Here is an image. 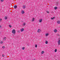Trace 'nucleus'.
<instances>
[{
	"label": "nucleus",
	"mask_w": 60,
	"mask_h": 60,
	"mask_svg": "<svg viewBox=\"0 0 60 60\" xmlns=\"http://www.w3.org/2000/svg\"><path fill=\"white\" fill-rule=\"evenodd\" d=\"M2 19H0V22H1L2 21Z\"/></svg>",
	"instance_id": "b1692460"
},
{
	"label": "nucleus",
	"mask_w": 60,
	"mask_h": 60,
	"mask_svg": "<svg viewBox=\"0 0 60 60\" xmlns=\"http://www.w3.org/2000/svg\"><path fill=\"white\" fill-rule=\"evenodd\" d=\"M34 21V18H33V19H32V21Z\"/></svg>",
	"instance_id": "aec40b11"
},
{
	"label": "nucleus",
	"mask_w": 60,
	"mask_h": 60,
	"mask_svg": "<svg viewBox=\"0 0 60 60\" xmlns=\"http://www.w3.org/2000/svg\"><path fill=\"white\" fill-rule=\"evenodd\" d=\"M5 19H7V16H5L4 17Z\"/></svg>",
	"instance_id": "6e6552de"
},
{
	"label": "nucleus",
	"mask_w": 60,
	"mask_h": 60,
	"mask_svg": "<svg viewBox=\"0 0 60 60\" xmlns=\"http://www.w3.org/2000/svg\"><path fill=\"white\" fill-rule=\"evenodd\" d=\"M2 56L3 57H4V54L2 55Z\"/></svg>",
	"instance_id": "cd10ccee"
},
{
	"label": "nucleus",
	"mask_w": 60,
	"mask_h": 60,
	"mask_svg": "<svg viewBox=\"0 0 60 60\" xmlns=\"http://www.w3.org/2000/svg\"><path fill=\"white\" fill-rule=\"evenodd\" d=\"M1 2H3L4 1V0H1Z\"/></svg>",
	"instance_id": "c85d7f7f"
},
{
	"label": "nucleus",
	"mask_w": 60,
	"mask_h": 60,
	"mask_svg": "<svg viewBox=\"0 0 60 60\" xmlns=\"http://www.w3.org/2000/svg\"><path fill=\"white\" fill-rule=\"evenodd\" d=\"M46 12L47 13H49V11H46Z\"/></svg>",
	"instance_id": "5701e85b"
},
{
	"label": "nucleus",
	"mask_w": 60,
	"mask_h": 60,
	"mask_svg": "<svg viewBox=\"0 0 60 60\" xmlns=\"http://www.w3.org/2000/svg\"><path fill=\"white\" fill-rule=\"evenodd\" d=\"M54 32L55 33H56L57 32V30H54Z\"/></svg>",
	"instance_id": "423d86ee"
},
{
	"label": "nucleus",
	"mask_w": 60,
	"mask_h": 60,
	"mask_svg": "<svg viewBox=\"0 0 60 60\" xmlns=\"http://www.w3.org/2000/svg\"><path fill=\"white\" fill-rule=\"evenodd\" d=\"M1 27V26H0V27Z\"/></svg>",
	"instance_id": "c756f323"
},
{
	"label": "nucleus",
	"mask_w": 60,
	"mask_h": 60,
	"mask_svg": "<svg viewBox=\"0 0 60 60\" xmlns=\"http://www.w3.org/2000/svg\"><path fill=\"white\" fill-rule=\"evenodd\" d=\"M26 25V23H24L23 24V26H25Z\"/></svg>",
	"instance_id": "a211bd4d"
},
{
	"label": "nucleus",
	"mask_w": 60,
	"mask_h": 60,
	"mask_svg": "<svg viewBox=\"0 0 60 60\" xmlns=\"http://www.w3.org/2000/svg\"><path fill=\"white\" fill-rule=\"evenodd\" d=\"M21 32H23V31H24V29H21Z\"/></svg>",
	"instance_id": "9d476101"
},
{
	"label": "nucleus",
	"mask_w": 60,
	"mask_h": 60,
	"mask_svg": "<svg viewBox=\"0 0 60 60\" xmlns=\"http://www.w3.org/2000/svg\"><path fill=\"white\" fill-rule=\"evenodd\" d=\"M58 44L59 45H60V40H59L58 41Z\"/></svg>",
	"instance_id": "f03ea898"
},
{
	"label": "nucleus",
	"mask_w": 60,
	"mask_h": 60,
	"mask_svg": "<svg viewBox=\"0 0 60 60\" xmlns=\"http://www.w3.org/2000/svg\"><path fill=\"white\" fill-rule=\"evenodd\" d=\"M12 33L13 34H15V30H13L12 31Z\"/></svg>",
	"instance_id": "f257e3e1"
},
{
	"label": "nucleus",
	"mask_w": 60,
	"mask_h": 60,
	"mask_svg": "<svg viewBox=\"0 0 60 60\" xmlns=\"http://www.w3.org/2000/svg\"><path fill=\"white\" fill-rule=\"evenodd\" d=\"M35 47L36 48H37V45H35Z\"/></svg>",
	"instance_id": "bb28decb"
},
{
	"label": "nucleus",
	"mask_w": 60,
	"mask_h": 60,
	"mask_svg": "<svg viewBox=\"0 0 60 60\" xmlns=\"http://www.w3.org/2000/svg\"><path fill=\"white\" fill-rule=\"evenodd\" d=\"M6 37H4L3 38V40L5 41L6 40Z\"/></svg>",
	"instance_id": "20e7f679"
},
{
	"label": "nucleus",
	"mask_w": 60,
	"mask_h": 60,
	"mask_svg": "<svg viewBox=\"0 0 60 60\" xmlns=\"http://www.w3.org/2000/svg\"><path fill=\"white\" fill-rule=\"evenodd\" d=\"M39 22H42V19H40V20L39 21Z\"/></svg>",
	"instance_id": "ddd939ff"
},
{
	"label": "nucleus",
	"mask_w": 60,
	"mask_h": 60,
	"mask_svg": "<svg viewBox=\"0 0 60 60\" xmlns=\"http://www.w3.org/2000/svg\"><path fill=\"white\" fill-rule=\"evenodd\" d=\"M22 49L23 50H24V49H25V48L24 47H23L22 48Z\"/></svg>",
	"instance_id": "6ab92c4d"
},
{
	"label": "nucleus",
	"mask_w": 60,
	"mask_h": 60,
	"mask_svg": "<svg viewBox=\"0 0 60 60\" xmlns=\"http://www.w3.org/2000/svg\"><path fill=\"white\" fill-rule=\"evenodd\" d=\"M2 48H3V49H4V48H5V46H4L2 47Z\"/></svg>",
	"instance_id": "393cba45"
},
{
	"label": "nucleus",
	"mask_w": 60,
	"mask_h": 60,
	"mask_svg": "<svg viewBox=\"0 0 60 60\" xmlns=\"http://www.w3.org/2000/svg\"><path fill=\"white\" fill-rule=\"evenodd\" d=\"M9 27H10V28L12 26H11L10 25H9Z\"/></svg>",
	"instance_id": "a878e982"
},
{
	"label": "nucleus",
	"mask_w": 60,
	"mask_h": 60,
	"mask_svg": "<svg viewBox=\"0 0 60 60\" xmlns=\"http://www.w3.org/2000/svg\"><path fill=\"white\" fill-rule=\"evenodd\" d=\"M14 8H15V9L17 8V5H15L14 6Z\"/></svg>",
	"instance_id": "39448f33"
},
{
	"label": "nucleus",
	"mask_w": 60,
	"mask_h": 60,
	"mask_svg": "<svg viewBox=\"0 0 60 60\" xmlns=\"http://www.w3.org/2000/svg\"><path fill=\"white\" fill-rule=\"evenodd\" d=\"M44 53V51H42L41 52V54H43Z\"/></svg>",
	"instance_id": "0eeeda50"
},
{
	"label": "nucleus",
	"mask_w": 60,
	"mask_h": 60,
	"mask_svg": "<svg viewBox=\"0 0 60 60\" xmlns=\"http://www.w3.org/2000/svg\"><path fill=\"white\" fill-rule=\"evenodd\" d=\"M22 8L23 9H25L26 8V6H22Z\"/></svg>",
	"instance_id": "1a4fd4ad"
},
{
	"label": "nucleus",
	"mask_w": 60,
	"mask_h": 60,
	"mask_svg": "<svg viewBox=\"0 0 60 60\" xmlns=\"http://www.w3.org/2000/svg\"><path fill=\"white\" fill-rule=\"evenodd\" d=\"M41 32V30L40 29H38V33H40V32Z\"/></svg>",
	"instance_id": "7ed1b4c3"
},
{
	"label": "nucleus",
	"mask_w": 60,
	"mask_h": 60,
	"mask_svg": "<svg viewBox=\"0 0 60 60\" xmlns=\"http://www.w3.org/2000/svg\"><path fill=\"white\" fill-rule=\"evenodd\" d=\"M45 43L46 44H48V41H46L45 42Z\"/></svg>",
	"instance_id": "dca6fc26"
},
{
	"label": "nucleus",
	"mask_w": 60,
	"mask_h": 60,
	"mask_svg": "<svg viewBox=\"0 0 60 60\" xmlns=\"http://www.w3.org/2000/svg\"><path fill=\"white\" fill-rule=\"evenodd\" d=\"M57 9V7H54V9L55 10H56V9Z\"/></svg>",
	"instance_id": "4468645a"
},
{
	"label": "nucleus",
	"mask_w": 60,
	"mask_h": 60,
	"mask_svg": "<svg viewBox=\"0 0 60 60\" xmlns=\"http://www.w3.org/2000/svg\"><path fill=\"white\" fill-rule=\"evenodd\" d=\"M0 43L1 44H2V43H4V42L2 41H1L0 42Z\"/></svg>",
	"instance_id": "9b49d317"
},
{
	"label": "nucleus",
	"mask_w": 60,
	"mask_h": 60,
	"mask_svg": "<svg viewBox=\"0 0 60 60\" xmlns=\"http://www.w3.org/2000/svg\"><path fill=\"white\" fill-rule=\"evenodd\" d=\"M55 19V17H53V18H51V19Z\"/></svg>",
	"instance_id": "412c9836"
},
{
	"label": "nucleus",
	"mask_w": 60,
	"mask_h": 60,
	"mask_svg": "<svg viewBox=\"0 0 60 60\" xmlns=\"http://www.w3.org/2000/svg\"><path fill=\"white\" fill-rule=\"evenodd\" d=\"M54 51L55 52H56V51H57V49H55Z\"/></svg>",
	"instance_id": "4be33fe9"
},
{
	"label": "nucleus",
	"mask_w": 60,
	"mask_h": 60,
	"mask_svg": "<svg viewBox=\"0 0 60 60\" xmlns=\"http://www.w3.org/2000/svg\"><path fill=\"white\" fill-rule=\"evenodd\" d=\"M25 13V12H24V11H22V14H24Z\"/></svg>",
	"instance_id": "f8f14e48"
},
{
	"label": "nucleus",
	"mask_w": 60,
	"mask_h": 60,
	"mask_svg": "<svg viewBox=\"0 0 60 60\" xmlns=\"http://www.w3.org/2000/svg\"><path fill=\"white\" fill-rule=\"evenodd\" d=\"M58 24H60V21H58L57 22Z\"/></svg>",
	"instance_id": "2eb2a0df"
},
{
	"label": "nucleus",
	"mask_w": 60,
	"mask_h": 60,
	"mask_svg": "<svg viewBox=\"0 0 60 60\" xmlns=\"http://www.w3.org/2000/svg\"><path fill=\"white\" fill-rule=\"evenodd\" d=\"M48 35H49V34H45V36H48Z\"/></svg>",
	"instance_id": "f3484780"
}]
</instances>
